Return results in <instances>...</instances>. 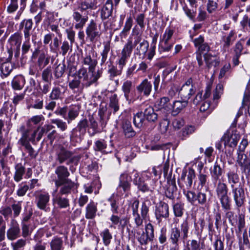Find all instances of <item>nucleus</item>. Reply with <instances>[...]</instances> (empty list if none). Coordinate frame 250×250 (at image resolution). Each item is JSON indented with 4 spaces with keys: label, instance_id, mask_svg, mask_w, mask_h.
I'll return each mask as SVG.
<instances>
[{
    "label": "nucleus",
    "instance_id": "nucleus-1",
    "mask_svg": "<svg viewBox=\"0 0 250 250\" xmlns=\"http://www.w3.org/2000/svg\"><path fill=\"white\" fill-rule=\"evenodd\" d=\"M55 173L57 176V178L53 179L57 188L55 192L59 188H61V192L62 191L67 192L70 189L77 188V184L68 179L70 172L67 167L63 165L58 166L55 169Z\"/></svg>",
    "mask_w": 250,
    "mask_h": 250
},
{
    "label": "nucleus",
    "instance_id": "nucleus-2",
    "mask_svg": "<svg viewBox=\"0 0 250 250\" xmlns=\"http://www.w3.org/2000/svg\"><path fill=\"white\" fill-rule=\"evenodd\" d=\"M232 198L237 209L244 206L246 201L244 188L242 186L233 187L231 188Z\"/></svg>",
    "mask_w": 250,
    "mask_h": 250
},
{
    "label": "nucleus",
    "instance_id": "nucleus-3",
    "mask_svg": "<svg viewBox=\"0 0 250 250\" xmlns=\"http://www.w3.org/2000/svg\"><path fill=\"white\" fill-rule=\"evenodd\" d=\"M169 102V99L168 97H163L156 102L155 105L158 108L157 112L162 114L160 115V119L167 120V116H168L171 107Z\"/></svg>",
    "mask_w": 250,
    "mask_h": 250
},
{
    "label": "nucleus",
    "instance_id": "nucleus-4",
    "mask_svg": "<svg viewBox=\"0 0 250 250\" xmlns=\"http://www.w3.org/2000/svg\"><path fill=\"white\" fill-rule=\"evenodd\" d=\"M36 204L37 207L42 210L46 212L50 210L49 207L50 201V195L45 191L37 192Z\"/></svg>",
    "mask_w": 250,
    "mask_h": 250
},
{
    "label": "nucleus",
    "instance_id": "nucleus-5",
    "mask_svg": "<svg viewBox=\"0 0 250 250\" xmlns=\"http://www.w3.org/2000/svg\"><path fill=\"white\" fill-rule=\"evenodd\" d=\"M149 203L146 204L144 202L141 206V215L138 213H132L133 219L136 224V228H139L143 225V220L148 217Z\"/></svg>",
    "mask_w": 250,
    "mask_h": 250
},
{
    "label": "nucleus",
    "instance_id": "nucleus-6",
    "mask_svg": "<svg viewBox=\"0 0 250 250\" xmlns=\"http://www.w3.org/2000/svg\"><path fill=\"white\" fill-rule=\"evenodd\" d=\"M58 189V193L53 198V202L56 203L60 208H65L69 207L70 206L69 200L66 197H64L63 195L70 194L74 189H70L67 192H64L63 191L61 192V188H59Z\"/></svg>",
    "mask_w": 250,
    "mask_h": 250
},
{
    "label": "nucleus",
    "instance_id": "nucleus-7",
    "mask_svg": "<svg viewBox=\"0 0 250 250\" xmlns=\"http://www.w3.org/2000/svg\"><path fill=\"white\" fill-rule=\"evenodd\" d=\"M12 49V47L10 49H8L9 56L7 59V62L2 63L0 66V77L2 78L8 76L13 69L14 66L10 62L13 56Z\"/></svg>",
    "mask_w": 250,
    "mask_h": 250
},
{
    "label": "nucleus",
    "instance_id": "nucleus-8",
    "mask_svg": "<svg viewBox=\"0 0 250 250\" xmlns=\"http://www.w3.org/2000/svg\"><path fill=\"white\" fill-rule=\"evenodd\" d=\"M224 163L220 159L219 161H217L213 166L212 170L211 172L212 179L214 184L220 180V177L223 173V168Z\"/></svg>",
    "mask_w": 250,
    "mask_h": 250
},
{
    "label": "nucleus",
    "instance_id": "nucleus-9",
    "mask_svg": "<svg viewBox=\"0 0 250 250\" xmlns=\"http://www.w3.org/2000/svg\"><path fill=\"white\" fill-rule=\"evenodd\" d=\"M73 155L72 151L67 150L62 146H59L56 151V160L60 164H62L67 161Z\"/></svg>",
    "mask_w": 250,
    "mask_h": 250
},
{
    "label": "nucleus",
    "instance_id": "nucleus-10",
    "mask_svg": "<svg viewBox=\"0 0 250 250\" xmlns=\"http://www.w3.org/2000/svg\"><path fill=\"white\" fill-rule=\"evenodd\" d=\"M195 177V171L192 168H189L188 172L185 171L182 172L180 183L183 184V186H185L187 188H191L193 179Z\"/></svg>",
    "mask_w": 250,
    "mask_h": 250
},
{
    "label": "nucleus",
    "instance_id": "nucleus-11",
    "mask_svg": "<svg viewBox=\"0 0 250 250\" xmlns=\"http://www.w3.org/2000/svg\"><path fill=\"white\" fill-rule=\"evenodd\" d=\"M140 36H136L134 38V41L130 39L127 40L121 51V55H124L129 58L132 52L133 48L139 43Z\"/></svg>",
    "mask_w": 250,
    "mask_h": 250
},
{
    "label": "nucleus",
    "instance_id": "nucleus-12",
    "mask_svg": "<svg viewBox=\"0 0 250 250\" xmlns=\"http://www.w3.org/2000/svg\"><path fill=\"white\" fill-rule=\"evenodd\" d=\"M86 34L87 38L92 42L96 38L100 37L101 34L98 31L97 24L94 20H91L87 25L86 28Z\"/></svg>",
    "mask_w": 250,
    "mask_h": 250
},
{
    "label": "nucleus",
    "instance_id": "nucleus-13",
    "mask_svg": "<svg viewBox=\"0 0 250 250\" xmlns=\"http://www.w3.org/2000/svg\"><path fill=\"white\" fill-rule=\"evenodd\" d=\"M21 229L18 223L13 220L10 228L7 231V237L8 240L13 241L20 236Z\"/></svg>",
    "mask_w": 250,
    "mask_h": 250
},
{
    "label": "nucleus",
    "instance_id": "nucleus-14",
    "mask_svg": "<svg viewBox=\"0 0 250 250\" xmlns=\"http://www.w3.org/2000/svg\"><path fill=\"white\" fill-rule=\"evenodd\" d=\"M130 181L131 178L127 173H122L119 177V182L117 189H122L124 192H128L131 188Z\"/></svg>",
    "mask_w": 250,
    "mask_h": 250
},
{
    "label": "nucleus",
    "instance_id": "nucleus-15",
    "mask_svg": "<svg viewBox=\"0 0 250 250\" xmlns=\"http://www.w3.org/2000/svg\"><path fill=\"white\" fill-rule=\"evenodd\" d=\"M152 89V85L151 83L147 79H144L136 87V89L139 93L146 97L150 94Z\"/></svg>",
    "mask_w": 250,
    "mask_h": 250
},
{
    "label": "nucleus",
    "instance_id": "nucleus-16",
    "mask_svg": "<svg viewBox=\"0 0 250 250\" xmlns=\"http://www.w3.org/2000/svg\"><path fill=\"white\" fill-rule=\"evenodd\" d=\"M88 127V121L86 119H83L81 120L78 124L77 128H74L72 131L71 137H80L81 135H83Z\"/></svg>",
    "mask_w": 250,
    "mask_h": 250
},
{
    "label": "nucleus",
    "instance_id": "nucleus-17",
    "mask_svg": "<svg viewBox=\"0 0 250 250\" xmlns=\"http://www.w3.org/2000/svg\"><path fill=\"white\" fill-rule=\"evenodd\" d=\"M113 12V2L112 0H107L100 10V16L103 21L109 18Z\"/></svg>",
    "mask_w": 250,
    "mask_h": 250
},
{
    "label": "nucleus",
    "instance_id": "nucleus-18",
    "mask_svg": "<svg viewBox=\"0 0 250 250\" xmlns=\"http://www.w3.org/2000/svg\"><path fill=\"white\" fill-rule=\"evenodd\" d=\"M176 191L177 187L175 179L167 178V185L165 192L166 196L171 200H173L175 198L174 193Z\"/></svg>",
    "mask_w": 250,
    "mask_h": 250
},
{
    "label": "nucleus",
    "instance_id": "nucleus-19",
    "mask_svg": "<svg viewBox=\"0 0 250 250\" xmlns=\"http://www.w3.org/2000/svg\"><path fill=\"white\" fill-rule=\"evenodd\" d=\"M72 17L76 22L75 25V28L76 29H82L88 19L87 16H83L80 12L77 11L73 12Z\"/></svg>",
    "mask_w": 250,
    "mask_h": 250
},
{
    "label": "nucleus",
    "instance_id": "nucleus-20",
    "mask_svg": "<svg viewBox=\"0 0 250 250\" xmlns=\"http://www.w3.org/2000/svg\"><path fill=\"white\" fill-rule=\"evenodd\" d=\"M240 136L236 133L226 134L223 136L225 146H228L230 147H235L240 139Z\"/></svg>",
    "mask_w": 250,
    "mask_h": 250
},
{
    "label": "nucleus",
    "instance_id": "nucleus-21",
    "mask_svg": "<svg viewBox=\"0 0 250 250\" xmlns=\"http://www.w3.org/2000/svg\"><path fill=\"white\" fill-rule=\"evenodd\" d=\"M155 216L157 219L167 218L169 216L168 206L165 202H160L155 210Z\"/></svg>",
    "mask_w": 250,
    "mask_h": 250
},
{
    "label": "nucleus",
    "instance_id": "nucleus-22",
    "mask_svg": "<svg viewBox=\"0 0 250 250\" xmlns=\"http://www.w3.org/2000/svg\"><path fill=\"white\" fill-rule=\"evenodd\" d=\"M144 116L145 118L149 122L155 123L160 118V115H162L159 112L155 113L153 108L151 106H148L144 110Z\"/></svg>",
    "mask_w": 250,
    "mask_h": 250
},
{
    "label": "nucleus",
    "instance_id": "nucleus-23",
    "mask_svg": "<svg viewBox=\"0 0 250 250\" xmlns=\"http://www.w3.org/2000/svg\"><path fill=\"white\" fill-rule=\"evenodd\" d=\"M220 201L222 208L224 210H229L231 208V201L228 193L216 194Z\"/></svg>",
    "mask_w": 250,
    "mask_h": 250
},
{
    "label": "nucleus",
    "instance_id": "nucleus-24",
    "mask_svg": "<svg viewBox=\"0 0 250 250\" xmlns=\"http://www.w3.org/2000/svg\"><path fill=\"white\" fill-rule=\"evenodd\" d=\"M123 133L127 138H132L136 135V132L133 129L131 122L127 120H123L122 125Z\"/></svg>",
    "mask_w": 250,
    "mask_h": 250
},
{
    "label": "nucleus",
    "instance_id": "nucleus-25",
    "mask_svg": "<svg viewBox=\"0 0 250 250\" xmlns=\"http://www.w3.org/2000/svg\"><path fill=\"white\" fill-rule=\"evenodd\" d=\"M132 88V82L130 80L125 81L122 85V90L124 92V96L126 101L129 104L133 102L132 99L130 98V93Z\"/></svg>",
    "mask_w": 250,
    "mask_h": 250
},
{
    "label": "nucleus",
    "instance_id": "nucleus-26",
    "mask_svg": "<svg viewBox=\"0 0 250 250\" xmlns=\"http://www.w3.org/2000/svg\"><path fill=\"white\" fill-rule=\"evenodd\" d=\"M204 57L206 65L208 68L212 66L216 67L220 63L219 58L215 55H211L210 53H205Z\"/></svg>",
    "mask_w": 250,
    "mask_h": 250
},
{
    "label": "nucleus",
    "instance_id": "nucleus-27",
    "mask_svg": "<svg viewBox=\"0 0 250 250\" xmlns=\"http://www.w3.org/2000/svg\"><path fill=\"white\" fill-rule=\"evenodd\" d=\"M33 26V21L31 19H25L20 23V29L23 28V33L25 38H30V31Z\"/></svg>",
    "mask_w": 250,
    "mask_h": 250
},
{
    "label": "nucleus",
    "instance_id": "nucleus-28",
    "mask_svg": "<svg viewBox=\"0 0 250 250\" xmlns=\"http://www.w3.org/2000/svg\"><path fill=\"white\" fill-rule=\"evenodd\" d=\"M76 77L80 80L86 87L89 86V84L87 83L89 82V77L86 68L82 67L76 72Z\"/></svg>",
    "mask_w": 250,
    "mask_h": 250
},
{
    "label": "nucleus",
    "instance_id": "nucleus-29",
    "mask_svg": "<svg viewBox=\"0 0 250 250\" xmlns=\"http://www.w3.org/2000/svg\"><path fill=\"white\" fill-rule=\"evenodd\" d=\"M25 83L24 77L22 75L15 76L11 82L12 87L16 90H21Z\"/></svg>",
    "mask_w": 250,
    "mask_h": 250
},
{
    "label": "nucleus",
    "instance_id": "nucleus-30",
    "mask_svg": "<svg viewBox=\"0 0 250 250\" xmlns=\"http://www.w3.org/2000/svg\"><path fill=\"white\" fill-rule=\"evenodd\" d=\"M15 169L14 180L16 182H19L22 179L23 176L25 173V167L21 163H19L15 165Z\"/></svg>",
    "mask_w": 250,
    "mask_h": 250
},
{
    "label": "nucleus",
    "instance_id": "nucleus-31",
    "mask_svg": "<svg viewBox=\"0 0 250 250\" xmlns=\"http://www.w3.org/2000/svg\"><path fill=\"white\" fill-rule=\"evenodd\" d=\"M195 92V87H182L179 93L183 100L188 101Z\"/></svg>",
    "mask_w": 250,
    "mask_h": 250
},
{
    "label": "nucleus",
    "instance_id": "nucleus-32",
    "mask_svg": "<svg viewBox=\"0 0 250 250\" xmlns=\"http://www.w3.org/2000/svg\"><path fill=\"white\" fill-rule=\"evenodd\" d=\"M140 37V41L139 43L135 47L137 54L139 55H145L148 50L149 47L148 42L145 40H143Z\"/></svg>",
    "mask_w": 250,
    "mask_h": 250
},
{
    "label": "nucleus",
    "instance_id": "nucleus-33",
    "mask_svg": "<svg viewBox=\"0 0 250 250\" xmlns=\"http://www.w3.org/2000/svg\"><path fill=\"white\" fill-rule=\"evenodd\" d=\"M228 182L230 185V188L236 187L234 185L239 182V176L236 171L229 170L227 173Z\"/></svg>",
    "mask_w": 250,
    "mask_h": 250
},
{
    "label": "nucleus",
    "instance_id": "nucleus-34",
    "mask_svg": "<svg viewBox=\"0 0 250 250\" xmlns=\"http://www.w3.org/2000/svg\"><path fill=\"white\" fill-rule=\"evenodd\" d=\"M188 101L183 100L182 101H176L172 104V114L173 116L177 115L188 105Z\"/></svg>",
    "mask_w": 250,
    "mask_h": 250
},
{
    "label": "nucleus",
    "instance_id": "nucleus-35",
    "mask_svg": "<svg viewBox=\"0 0 250 250\" xmlns=\"http://www.w3.org/2000/svg\"><path fill=\"white\" fill-rule=\"evenodd\" d=\"M169 239L172 244L179 245V242L182 239L179 228L175 227L171 229Z\"/></svg>",
    "mask_w": 250,
    "mask_h": 250
},
{
    "label": "nucleus",
    "instance_id": "nucleus-36",
    "mask_svg": "<svg viewBox=\"0 0 250 250\" xmlns=\"http://www.w3.org/2000/svg\"><path fill=\"white\" fill-rule=\"evenodd\" d=\"M97 211L96 205L93 202H90L86 207L85 218L88 219H92L96 216Z\"/></svg>",
    "mask_w": 250,
    "mask_h": 250
},
{
    "label": "nucleus",
    "instance_id": "nucleus-37",
    "mask_svg": "<svg viewBox=\"0 0 250 250\" xmlns=\"http://www.w3.org/2000/svg\"><path fill=\"white\" fill-rule=\"evenodd\" d=\"M88 72L91 73V76L89 77V86L93 83H96L97 80L102 76L103 74V68H98L97 71L95 68H92L91 70H88Z\"/></svg>",
    "mask_w": 250,
    "mask_h": 250
},
{
    "label": "nucleus",
    "instance_id": "nucleus-38",
    "mask_svg": "<svg viewBox=\"0 0 250 250\" xmlns=\"http://www.w3.org/2000/svg\"><path fill=\"white\" fill-rule=\"evenodd\" d=\"M135 176V178L133 180V183L137 186L138 189L143 192L149 191L148 187L141 177H138V174L136 173Z\"/></svg>",
    "mask_w": 250,
    "mask_h": 250
},
{
    "label": "nucleus",
    "instance_id": "nucleus-39",
    "mask_svg": "<svg viewBox=\"0 0 250 250\" xmlns=\"http://www.w3.org/2000/svg\"><path fill=\"white\" fill-rule=\"evenodd\" d=\"M51 250H63V240L62 238L54 237L50 243Z\"/></svg>",
    "mask_w": 250,
    "mask_h": 250
},
{
    "label": "nucleus",
    "instance_id": "nucleus-40",
    "mask_svg": "<svg viewBox=\"0 0 250 250\" xmlns=\"http://www.w3.org/2000/svg\"><path fill=\"white\" fill-rule=\"evenodd\" d=\"M50 59V57L47 56L44 52L39 55L37 63L41 70L48 64Z\"/></svg>",
    "mask_w": 250,
    "mask_h": 250
},
{
    "label": "nucleus",
    "instance_id": "nucleus-41",
    "mask_svg": "<svg viewBox=\"0 0 250 250\" xmlns=\"http://www.w3.org/2000/svg\"><path fill=\"white\" fill-rule=\"evenodd\" d=\"M235 32L233 30H231L228 35L223 36L222 37V41L224 42V47L228 48L235 41L236 37H235Z\"/></svg>",
    "mask_w": 250,
    "mask_h": 250
},
{
    "label": "nucleus",
    "instance_id": "nucleus-42",
    "mask_svg": "<svg viewBox=\"0 0 250 250\" xmlns=\"http://www.w3.org/2000/svg\"><path fill=\"white\" fill-rule=\"evenodd\" d=\"M79 108L76 105L70 107L68 111V116L66 118L67 122L69 124L72 121L75 120L79 115Z\"/></svg>",
    "mask_w": 250,
    "mask_h": 250
},
{
    "label": "nucleus",
    "instance_id": "nucleus-43",
    "mask_svg": "<svg viewBox=\"0 0 250 250\" xmlns=\"http://www.w3.org/2000/svg\"><path fill=\"white\" fill-rule=\"evenodd\" d=\"M12 46L20 48L21 42V36L18 33L12 35L8 40Z\"/></svg>",
    "mask_w": 250,
    "mask_h": 250
},
{
    "label": "nucleus",
    "instance_id": "nucleus-44",
    "mask_svg": "<svg viewBox=\"0 0 250 250\" xmlns=\"http://www.w3.org/2000/svg\"><path fill=\"white\" fill-rule=\"evenodd\" d=\"M68 86L70 89L72 90H75L76 89L82 91L85 85L81 82L79 79H78L76 77L70 81L68 83Z\"/></svg>",
    "mask_w": 250,
    "mask_h": 250
},
{
    "label": "nucleus",
    "instance_id": "nucleus-45",
    "mask_svg": "<svg viewBox=\"0 0 250 250\" xmlns=\"http://www.w3.org/2000/svg\"><path fill=\"white\" fill-rule=\"evenodd\" d=\"M198 166L200 167V170L199 174L198 175V179L199 181V185L198 188H199L200 187H201V188H202L206 185V184L207 182L208 176L207 174H206L205 172H202V170L203 165H201Z\"/></svg>",
    "mask_w": 250,
    "mask_h": 250
},
{
    "label": "nucleus",
    "instance_id": "nucleus-46",
    "mask_svg": "<svg viewBox=\"0 0 250 250\" xmlns=\"http://www.w3.org/2000/svg\"><path fill=\"white\" fill-rule=\"evenodd\" d=\"M83 63L88 66V70H91L92 68L96 67L98 62L96 59H92L90 55H87L83 58Z\"/></svg>",
    "mask_w": 250,
    "mask_h": 250
},
{
    "label": "nucleus",
    "instance_id": "nucleus-47",
    "mask_svg": "<svg viewBox=\"0 0 250 250\" xmlns=\"http://www.w3.org/2000/svg\"><path fill=\"white\" fill-rule=\"evenodd\" d=\"M133 123L136 127L141 128L143 126L144 122L145 121V117L143 115V112H138L134 115Z\"/></svg>",
    "mask_w": 250,
    "mask_h": 250
},
{
    "label": "nucleus",
    "instance_id": "nucleus-48",
    "mask_svg": "<svg viewBox=\"0 0 250 250\" xmlns=\"http://www.w3.org/2000/svg\"><path fill=\"white\" fill-rule=\"evenodd\" d=\"M183 10L184 11L185 14L186 16L192 21L193 22H195L196 21L195 20V17L196 16V7L194 8L193 7L192 9H190L188 7V6L185 4L183 6Z\"/></svg>",
    "mask_w": 250,
    "mask_h": 250
},
{
    "label": "nucleus",
    "instance_id": "nucleus-49",
    "mask_svg": "<svg viewBox=\"0 0 250 250\" xmlns=\"http://www.w3.org/2000/svg\"><path fill=\"white\" fill-rule=\"evenodd\" d=\"M78 8L82 12L86 11L88 9H94L95 8V4L91 0H84L81 2L79 5Z\"/></svg>",
    "mask_w": 250,
    "mask_h": 250
},
{
    "label": "nucleus",
    "instance_id": "nucleus-50",
    "mask_svg": "<svg viewBox=\"0 0 250 250\" xmlns=\"http://www.w3.org/2000/svg\"><path fill=\"white\" fill-rule=\"evenodd\" d=\"M137 239L141 245H146L149 241V237L142 230L141 232L139 230H136Z\"/></svg>",
    "mask_w": 250,
    "mask_h": 250
},
{
    "label": "nucleus",
    "instance_id": "nucleus-51",
    "mask_svg": "<svg viewBox=\"0 0 250 250\" xmlns=\"http://www.w3.org/2000/svg\"><path fill=\"white\" fill-rule=\"evenodd\" d=\"M54 126L53 125L48 124H46L43 126H39L37 128L38 133L36 138L37 141H39L41 139L44 133L48 132Z\"/></svg>",
    "mask_w": 250,
    "mask_h": 250
},
{
    "label": "nucleus",
    "instance_id": "nucleus-52",
    "mask_svg": "<svg viewBox=\"0 0 250 250\" xmlns=\"http://www.w3.org/2000/svg\"><path fill=\"white\" fill-rule=\"evenodd\" d=\"M24 147L25 151L28 153V156L32 159H35L38 155V152L35 150L32 146L30 143L20 145Z\"/></svg>",
    "mask_w": 250,
    "mask_h": 250
},
{
    "label": "nucleus",
    "instance_id": "nucleus-53",
    "mask_svg": "<svg viewBox=\"0 0 250 250\" xmlns=\"http://www.w3.org/2000/svg\"><path fill=\"white\" fill-rule=\"evenodd\" d=\"M133 24V19L131 16L127 18L124 28L121 33V36H126L130 30Z\"/></svg>",
    "mask_w": 250,
    "mask_h": 250
},
{
    "label": "nucleus",
    "instance_id": "nucleus-54",
    "mask_svg": "<svg viewBox=\"0 0 250 250\" xmlns=\"http://www.w3.org/2000/svg\"><path fill=\"white\" fill-rule=\"evenodd\" d=\"M109 106L113 109L114 113H116L119 109V100L116 94H113L109 97Z\"/></svg>",
    "mask_w": 250,
    "mask_h": 250
},
{
    "label": "nucleus",
    "instance_id": "nucleus-55",
    "mask_svg": "<svg viewBox=\"0 0 250 250\" xmlns=\"http://www.w3.org/2000/svg\"><path fill=\"white\" fill-rule=\"evenodd\" d=\"M189 229V227L188 221L187 220H184L180 226V229H179L183 241L186 240L188 237Z\"/></svg>",
    "mask_w": 250,
    "mask_h": 250
},
{
    "label": "nucleus",
    "instance_id": "nucleus-56",
    "mask_svg": "<svg viewBox=\"0 0 250 250\" xmlns=\"http://www.w3.org/2000/svg\"><path fill=\"white\" fill-rule=\"evenodd\" d=\"M238 165L241 167L242 172L248 174L250 173V158L249 157H245L244 160L240 162Z\"/></svg>",
    "mask_w": 250,
    "mask_h": 250
},
{
    "label": "nucleus",
    "instance_id": "nucleus-57",
    "mask_svg": "<svg viewBox=\"0 0 250 250\" xmlns=\"http://www.w3.org/2000/svg\"><path fill=\"white\" fill-rule=\"evenodd\" d=\"M215 191L216 194L228 193L229 188L226 183L219 181L216 184Z\"/></svg>",
    "mask_w": 250,
    "mask_h": 250
},
{
    "label": "nucleus",
    "instance_id": "nucleus-58",
    "mask_svg": "<svg viewBox=\"0 0 250 250\" xmlns=\"http://www.w3.org/2000/svg\"><path fill=\"white\" fill-rule=\"evenodd\" d=\"M72 44H69L68 42L67 41H63L61 43L60 54L63 56H65L69 50L71 51L72 50Z\"/></svg>",
    "mask_w": 250,
    "mask_h": 250
},
{
    "label": "nucleus",
    "instance_id": "nucleus-59",
    "mask_svg": "<svg viewBox=\"0 0 250 250\" xmlns=\"http://www.w3.org/2000/svg\"><path fill=\"white\" fill-rule=\"evenodd\" d=\"M173 44L169 42L161 40L159 45V51L160 53L169 51L172 47Z\"/></svg>",
    "mask_w": 250,
    "mask_h": 250
},
{
    "label": "nucleus",
    "instance_id": "nucleus-60",
    "mask_svg": "<svg viewBox=\"0 0 250 250\" xmlns=\"http://www.w3.org/2000/svg\"><path fill=\"white\" fill-rule=\"evenodd\" d=\"M110 49V42H107L104 44V48L101 53L102 56L101 65H102L106 61L107 55Z\"/></svg>",
    "mask_w": 250,
    "mask_h": 250
},
{
    "label": "nucleus",
    "instance_id": "nucleus-61",
    "mask_svg": "<svg viewBox=\"0 0 250 250\" xmlns=\"http://www.w3.org/2000/svg\"><path fill=\"white\" fill-rule=\"evenodd\" d=\"M107 111V108L105 107H100L98 111V115L100 116V122L102 126H104L106 125L108 117H106L105 113Z\"/></svg>",
    "mask_w": 250,
    "mask_h": 250
},
{
    "label": "nucleus",
    "instance_id": "nucleus-62",
    "mask_svg": "<svg viewBox=\"0 0 250 250\" xmlns=\"http://www.w3.org/2000/svg\"><path fill=\"white\" fill-rule=\"evenodd\" d=\"M65 70V65L64 63H60L55 68L54 72V74L56 79L61 78Z\"/></svg>",
    "mask_w": 250,
    "mask_h": 250
},
{
    "label": "nucleus",
    "instance_id": "nucleus-63",
    "mask_svg": "<svg viewBox=\"0 0 250 250\" xmlns=\"http://www.w3.org/2000/svg\"><path fill=\"white\" fill-rule=\"evenodd\" d=\"M101 236L103 237V242L105 246H107L109 245L111 240L112 238V236L110 233L108 229H104L102 233Z\"/></svg>",
    "mask_w": 250,
    "mask_h": 250
},
{
    "label": "nucleus",
    "instance_id": "nucleus-64",
    "mask_svg": "<svg viewBox=\"0 0 250 250\" xmlns=\"http://www.w3.org/2000/svg\"><path fill=\"white\" fill-rule=\"evenodd\" d=\"M184 204L181 203H177L173 206L174 215L176 217H181L183 214Z\"/></svg>",
    "mask_w": 250,
    "mask_h": 250
}]
</instances>
